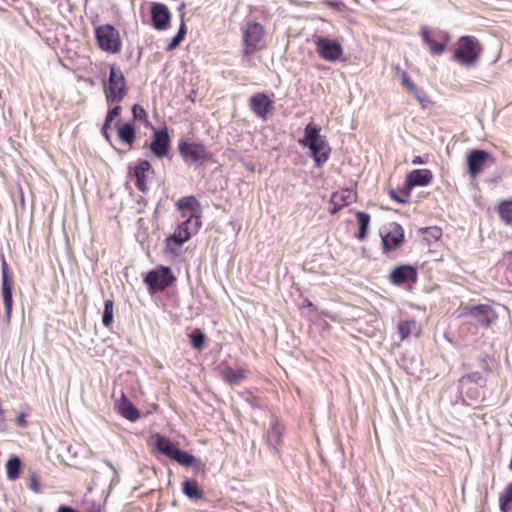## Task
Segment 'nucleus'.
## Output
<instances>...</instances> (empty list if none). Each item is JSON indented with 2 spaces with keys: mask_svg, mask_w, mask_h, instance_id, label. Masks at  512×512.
I'll return each mask as SVG.
<instances>
[{
  "mask_svg": "<svg viewBox=\"0 0 512 512\" xmlns=\"http://www.w3.org/2000/svg\"><path fill=\"white\" fill-rule=\"evenodd\" d=\"M320 131V127L313 123H308L304 129V137L299 140L300 145L309 148L315 165L318 168L328 161L331 152L326 137L320 135Z\"/></svg>",
  "mask_w": 512,
  "mask_h": 512,
  "instance_id": "obj_1",
  "label": "nucleus"
},
{
  "mask_svg": "<svg viewBox=\"0 0 512 512\" xmlns=\"http://www.w3.org/2000/svg\"><path fill=\"white\" fill-rule=\"evenodd\" d=\"M483 53V45L471 35L461 36L456 43L452 59L462 66H474Z\"/></svg>",
  "mask_w": 512,
  "mask_h": 512,
  "instance_id": "obj_2",
  "label": "nucleus"
},
{
  "mask_svg": "<svg viewBox=\"0 0 512 512\" xmlns=\"http://www.w3.org/2000/svg\"><path fill=\"white\" fill-rule=\"evenodd\" d=\"M129 87L122 70L115 64L109 69V77L103 84L107 104H119L128 94Z\"/></svg>",
  "mask_w": 512,
  "mask_h": 512,
  "instance_id": "obj_3",
  "label": "nucleus"
},
{
  "mask_svg": "<svg viewBox=\"0 0 512 512\" xmlns=\"http://www.w3.org/2000/svg\"><path fill=\"white\" fill-rule=\"evenodd\" d=\"M265 28L254 21L247 22L242 30L243 55L249 56L263 50L265 45Z\"/></svg>",
  "mask_w": 512,
  "mask_h": 512,
  "instance_id": "obj_4",
  "label": "nucleus"
},
{
  "mask_svg": "<svg viewBox=\"0 0 512 512\" xmlns=\"http://www.w3.org/2000/svg\"><path fill=\"white\" fill-rule=\"evenodd\" d=\"M95 39L98 47L107 53L118 54L122 49L119 31L111 24H103L95 28Z\"/></svg>",
  "mask_w": 512,
  "mask_h": 512,
  "instance_id": "obj_5",
  "label": "nucleus"
},
{
  "mask_svg": "<svg viewBox=\"0 0 512 512\" xmlns=\"http://www.w3.org/2000/svg\"><path fill=\"white\" fill-rule=\"evenodd\" d=\"M459 317H469L476 325L489 328L497 320L498 315L490 305L478 304L461 307Z\"/></svg>",
  "mask_w": 512,
  "mask_h": 512,
  "instance_id": "obj_6",
  "label": "nucleus"
},
{
  "mask_svg": "<svg viewBox=\"0 0 512 512\" xmlns=\"http://www.w3.org/2000/svg\"><path fill=\"white\" fill-rule=\"evenodd\" d=\"M175 281V276L171 269L165 266H159L149 271L144 278L145 284L148 286L150 293L164 291Z\"/></svg>",
  "mask_w": 512,
  "mask_h": 512,
  "instance_id": "obj_7",
  "label": "nucleus"
},
{
  "mask_svg": "<svg viewBox=\"0 0 512 512\" xmlns=\"http://www.w3.org/2000/svg\"><path fill=\"white\" fill-rule=\"evenodd\" d=\"M178 150L185 162L203 163L212 159V154L204 144L189 140L180 141Z\"/></svg>",
  "mask_w": 512,
  "mask_h": 512,
  "instance_id": "obj_8",
  "label": "nucleus"
},
{
  "mask_svg": "<svg viewBox=\"0 0 512 512\" xmlns=\"http://www.w3.org/2000/svg\"><path fill=\"white\" fill-rule=\"evenodd\" d=\"M420 35L423 43L428 46L429 52L432 55H441L446 50L450 41V36L447 32H431L427 26L421 27Z\"/></svg>",
  "mask_w": 512,
  "mask_h": 512,
  "instance_id": "obj_9",
  "label": "nucleus"
},
{
  "mask_svg": "<svg viewBox=\"0 0 512 512\" xmlns=\"http://www.w3.org/2000/svg\"><path fill=\"white\" fill-rule=\"evenodd\" d=\"M384 253L398 249L405 240L402 226L396 222L389 223L380 232Z\"/></svg>",
  "mask_w": 512,
  "mask_h": 512,
  "instance_id": "obj_10",
  "label": "nucleus"
},
{
  "mask_svg": "<svg viewBox=\"0 0 512 512\" xmlns=\"http://www.w3.org/2000/svg\"><path fill=\"white\" fill-rule=\"evenodd\" d=\"M318 56L326 61L335 62L343 54V48L338 40L319 36L315 40Z\"/></svg>",
  "mask_w": 512,
  "mask_h": 512,
  "instance_id": "obj_11",
  "label": "nucleus"
},
{
  "mask_svg": "<svg viewBox=\"0 0 512 512\" xmlns=\"http://www.w3.org/2000/svg\"><path fill=\"white\" fill-rule=\"evenodd\" d=\"M201 224L200 215L189 214L188 218L177 226L170 237L178 243H185L199 231Z\"/></svg>",
  "mask_w": 512,
  "mask_h": 512,
  "instance_id": "obj_12",
  "label": "nucleus"
},
{
  "mask_svg": "<svg viewBox=\"0 0 512 512\" xmlns=\"http://www.w3.org/2000/svg\"><path fill=\"white\" fill-rule=\"evenodd\" d=\"M249 106L254 114L262 120H266L274 109L273 101L264 92L253 94L249 98Z\"/></svg>",
  "mask_w": 512,
  "mask_h": 512,
  "instance_id": "obj_13",
  "label": "nucleus"
},
{
  "mask_svg": "<svg viewBox=\"0 0 512 512\" xmlns=\"http://www.w3.org/2000/svg\"><path fill=\"white\" fill-rule=\"evenodd\" d=\"M493 161L491 155L484 150L474 149L470 151L467 155V165L470 176L473 178L477 177L483 171L486 164Z\"/></svg>",
  "mask_w": 512,
  "mask_h": 512,
  "instance_id": "obj_14",
  "label": "nucleus"
},
{
  "mask_svg": "<svg viewBox=\"0 0 512 512\" xmlns=\"http://www.w3.org/2000/svg\"><path fill=\"white\" fill-rule=\"evenodd\" d=\"M169 146L170 137L167 129L155 130L150 144L152 153L158 158H163L168 154Z\"/></svg>",
  "mask_w": 512,
  "mask_h": 512,
  "instance_id": "obj_15",
  "label": "nucleus"
},
{
  "mask_svg": "<svg viewBox=\"0 0 512 512\" xmlns=\"http://www.w3.org/2000/svg\"><path fill=\"white\" fill-rule=\"evenodd\" d=\"M151 19L157 30H165L170 25L171 13L168 7L162 3H153L151 7Z\"/></svg>",
  "mask_w": 512,
  "mask_h": 512,
  "instance_id": "obj_16",
  "label": "nucleus"
},
{
  "mask_svg": "<svg viewBox=\"0 0 512 512\" xmlns=\"http://www.w3.org/2000/svg\"><path fill=\"white\" fill-rule=\"evenodd\" d=\"M356 193L351 189H341L332 193L330 198V205L332 206L331 214H336L342 208L355 202Z\"/></svg>",
  "mask_w": 512,
  "mask_h": 512,
  "instance_id": "obj_17",
  "label": "nucleus"
},
{
  "mask_svg": "<svg viewBox=\"0 0 512 512\" xmlns=\"http://www.w3.org/2000/svg\"><path fill=\"white\" fill-rule=\"evenodd\" d=\"M390 280L396 285L417 281V271L410 265H400L390 273Z\"/></svg>",
  "mask_w": 512,
  "mask_h": 512,
  "instance_id": "obj_18",
  "label": "nucleus"
},
{
  "mask_svg": "<svg viewBox=\"0 0 512 512\" xmlns=\"http://www.w3.org/2000/svg\"><path fill=\"white\" fill-rule=\"evenodd\" d=\"M433 180V174L429 169H416L411 171L405 180V185L411 192L415 186H427Z\"/></svg>",
  "mask_w": 512,
  "mask_h": 512,
  "instance_id": "obj_19",
  "label": "nucleus"
},
{
  "mask_svg": "<svg viewBox=\"0 0 512 512\" xmlns=\"http://www.w3.org/2000/svg\"><path fill=\"white\" fill-rule=\"evenodd\" d=\"M153 173L151 164L147 160H141L133 169V175L136 179V187L141 192H145L148 189L147 180L150 174Z\"/></svg>",
  "mask_w": 512,
  "mask_h": 512,
  "instance_id": "obj_20",
  "label": "nucleus"
},
{
  "mask_svg": "<svg viewBox=\"0 0 512 512\" xmlns=\"http://www.w3.org/2000/svg\"><path fill=\"white\" fill-rule=\"evenodd\" d=\"M172 459L183 466H192L196 472L205 473L206 466L200 459L195 458L192 454L182 451L179 448Z\"/></svg>",
  "mask_w": 512,
  "mask_h": 512,
  "instance_id": "obj_21",
  "label": "nucleus"
},
{
  "mask_svg": "<svg viewBox=\"0 0 512 512\" xmlns=\"http://www.w3.org/2000/svg\"><path fill=\"white\" fill-rule=\"evenodd\" d=\"M284 433L283 425L277 420H273L270 424L266 434V442L273 449L277 450L282 444V437Z\"/></svg>",
  "mask_w": 512,
  "mask_h": 512,
  "instance_id": "obj_22",
  "label": "nucleus"
},
{
  "mask_svg": "<svg viewBox=\"0 0 512 512\" xmlns=\"http://www.w3.org/2000/svg\"><path fill=\"white\" fill-rule=\"evenodd\" d=\"M153 445L160 453L164 454L170 459L173 458L176 451L178 450L176 445L172 443L170 439L159 433H156L153 436Z\"/></svg>",
  "mask_w": 512,
  "mask_h": 512,
  "instance_id": "obj_23",
  "label": "nucleus"
},
{
  "mask_svg": "<svg viewBox=\"0 0 512 512\" xmlns=\"http://www.w3.org/2000/svg\"><path fill=\"white\" fill-rule=\"evenodd\" d=\"M118 412L127 420L135 422L140 418L139 410L133 405V403L122 394L121 399L117 405Z\"/></svg>",
  "mask_w": 512,
  "mask_h": 512,
  "instance_id": "obj_24",
  "label": "nucleus"
},
{
  "mask_svg": "<svg viewBox=\"0 0 512 512\" xmlns=\"http://www.w3.org/2000/svg\"><path fill=\"white\" fill-rule=\"evenodd\" d=\"M398 333L400 335V339L403 341L410 336H419L421 333V326L417 323L415 319H406L402 320L398 324Z\"/></svg>",
  "mask_w": 512,
  "mask_h": 512,
  "instance_id": "obj_25",
  "label": "nucleus"
},
{
  "mask_svg": "<svg viewBox=\"0 0 512 512\" xmlns=\"http://www.w3.org/2000/svg\"><path fill=\"white\" fill-rule=\"evenodd\" d=\"M248 371L244 368L233 369L226 366L221 371V376L230 385H237L247 377Z\"/></svg>",
  "mask_w": 512,
  "mask_h": 512,
  "instance_id": "obj_26",
  "label": "nucleus"
},
{
  "mask_svg": "<svg viewBox=\"0 0 512 512\" xmlns=\"http://www.w3.org/2000/svg\"><path fill=\"white\" fill-rule=\"evenodd\" d=\"M117 135L121 142L131 147L136 139V131L132 124L122 123L118 121L116 123Z\"/></svg>",
  "mask_w": 512,
  "mask_h": 512,
  "instance_id": "obj_27",
  "label": "nucleus"
},
{
  "mask_svg": "<svg viewBox=\"0 0 512 512\" xmlns=\"http://www.w3.org/2000/svg\"><path fill=\"white\" fill-rule=\"evenodd\" d=\"M177 207L181 211V215L183 218H188L189 214L186 211H189L190 214L199 215L200 205L198 200L194 196H185L178 200Z\"/></svg>",
  "mask_w": 512,
  "mask_h": 512,
  "instance_id": "obj_28",
  "label": "nucleus"
},
{
  "mask_svg": "<svg viewBox=\"0 0 512 512\" xmlns=\"http://www.w3.org/2000/svg\"><path fill=\"white\" fill-rule=\"evenodd\" d=\"M14 282L10 283H2L1 284V293L4 303L5 309V321L7 324L10 323L12 317V308H13V298H12V289Z\"/></svg>",
  "mask_w": 512,
  "mask_h": 512,
  "instance_id": "obj_29",
  "label": "nucleus"
},
{
  "mask_svg": "<svg viewBox=\"0 0 512 512\" xmlns=\"http://www.w3.org/2000/svg\"><path fill=\"white\" fill-rule=\"evenodd\" d=\"M183 493L191 500H200L204 497V492L198 486L194 479H187L182 483Z\"/></svg>",
  "mask_w": 512,
  "mask_h": 512,
  "instance_id": "obj_30",
  "label": "nucleus"
},
{
  "mask_svg": "<svg viewBox=\"0 0 512 512\" xmlns=\"http://www.w3.org/2000/svg\"><path fill=\"white\" fill-rule=\"evenodd\" d=\"M22 461L17 456H12L6 462V474L9 480H16L20 477Z\"/></svg>",
  "mask_w": 512,
  "mask_h": 512,
  "instance_id": "obj_31",
  "label": "nucleus"
},
{
  "mask_svg": "<svg viewBox=\"0 0 512 512\" xmlns=\"http://www.w3.org/2000/svg\"><path fill=\"white\" fill-rule=\"evenodd\" d=\"M497 212L500 219L509 226H512V198L509 200H502L497 206Z\"/></svg>",
  "mask_w": 512,
  "mask_h": 512,
  "instance_id": "obj_32",
  "label": "nucleus"
},
{
  "mask_svg": "<svg viewBox=\"0 0 512 512\" xmlns=\"http://www.w3.org/2000/svg\"><path fill=\"white\" fill-rule=\"evenodd\" d=\"M356 217L359 224V231L357 233V238L359 240H364L367 237L369 224H370V215L366 212L358 211L356 212Z\"/></svg>",
  "mask_w": 512,
  "mask_h": 512,
  "instance_id": "obj_33",
  "label": "nucleus"
},
{
  "mask_svg": "<svg viewBox=\"0 0 512 512\" xmlns=\"http://www.w3.org/2000/svg\"><path fill=\"white\" fill-rule=\"evenodd\" d=\"M499 508L501 512H511L512 510V482L509 483L504 491L499 495Z\"/></svg>",
  "mask_w": 512,
  "mask_h": 512,
  "instance_id": "obj_34",
  "label": "nucleus"
},
{
  "mask_svg": "<svg viewBox=\"0 0 512 512\" xmlns=\"http://www.w3.org/2000/svg\"><path fill=\"white\" fill-rule=\"evenodd\" d=\"M184 243H178L176 240L167 237L164 241V253L169 256L178 257L180 255V248Z\"/></svg>",
  "mask_w": 512,
  "mask_h": 512,
  "instance_id": "obj_35",
  "label": "nucleus"
},
{
  "mask_svg": "<svg viewBox=\"0 0 512 512\" xmlns=\"http://www.w3.org/2000/svg\"><path fill=\"white\" fill-rule=\"evenodd\" d=\"M424 239L431 243L436 242L442 237V229L438 226L425 227L421 229Z\"/></svg>",
  "mask_w": 512,
  "mask_h": 512,
  "instance_id": "obj_36",
  "label": "nucleus"
},
{
  "mask_svg": "<svg viewBox=\"0 0 512 512\" xmlns=\"http://www.w3.org/2000/svg\"><path fill=\"white\" fill-rule=\"evenodd\" d=\"M114 302L108 299L104 303V311L102 316V323L105 327L109 328L113 323Z\"/></svg>",
  "mask_w": 512,
  "mask_h": 512,
  "instance_id": "obj_37",
  "label": "nucleus"
},
{
  "mask_svg": "<svg viewBox=\"0 0 512 512\" xmlns=\"http://www.w3.org/2000/svg\"><path fill=\"white\" fill-rule=\"evenodd\" d=\"M190 340H191L192 346L195 349L202 350L203 347L205 346L206 335L200 329H195L190 334Z\"/></svg>",
  "mask_w": 512,
  "mask_h": 512,
  "instance_id": "obj_38",
  "label": "nucleus"
},
{
  "mask_svg": "<svg viewBox=\"0 0 512 512\" xmlns=\"http://www.w3.org/2000/svg\"><path fill=\"white\" fill-rule=\"evenodd\" d=\"M390 197L395 200L398 203L406 204L410 201L411 192L408 190L406 185H404V188L400 191V193H397L395 190L389 191Z\"/></svg>",
  "mask_w": 512,
  "mask_h": 512,
  "instance_id": "obj_39",
  "label": "nucleus"
},
{
  "mask_svg": "<svg viewBox=\"0 0 512 512\" xmlns=\"http://www.w3.org/2000/svg\"><path fill=\"white\" fill-rule=\"evenodd\" d=\"M390 197L395 200L398 203L406 204L410 201L411 192L408 190L406 185H404V188L400 191V193H397L395 190L389 191Z\"/></svg>",
  "mask_w": 512,
  "mask_h": 512,
  "instance_id": "obj_40",
  "label": "nucleus"
},
{
  "mask_svg": "<svg viewBox=\"0 0 512 512\" xmlns=\"http://www.w3.org/2000/svg\"><path fill=\"white\" fill-rule=\"evenodd\" d=\"M28 487L34 493L41 492V485L37 473L33 470L28 471Z\"/></svg>",
  "mask_w": 512,
  "mask_h": 512,
  "instance_id": "obj_41",
  "label": "nucleus"
},
{
  "mask_svg": "<svg viewBox=\"0 0 512 512\" xmlns=\"http://www.w3.org/2000/svg\"><path fill=\"white\" fill-rule=\"evenodd\" d=\"M132 114H133V117L135 120H141V121H144L145 123H148L147 113L142 106H140L138 104L133 105Z\"/></svg>",
  "mask_w": 512,
  "mask_h": 512,
  "instance_id": "obj_42",
  "label": "nucleus"
},
{
  "mask_svg": "<svg viewBox=\"0 0 512 512\" xmlns=\"http://www.w3.org/2000/svg\"><path fill=\"white\" fill-rule=\"evenodd\" d=\"M121 110H122L121 106L117 104L115 107H113L112 109H110L107 112V115L105 118L106 126H111L112 121L114 120L115 117L120 115Z\"/></svg>",
  "mask_w": 512,
  "mask_h": 512,
  "instance_id": "obj_43",
  "label": "nucleus"
},
{
  "mask_svg": "<svg viewBox=\"0 0 512 512\" xmlns=\"http://www.w3.org/2000/svg\"><path fill=\"white\" fill-rule=\"evenodd\" d=\"M402 84L403 86L409 91L411 92L412 94L414 95H417V87L416 85L412 82V80L410 79V77L407 75V73H403L402 75Z\"/></svg>",
  "mask_w": 512,
  "mask_h": 512,
  "instance_id": "obj_44",
  "label": "nucleus"
},
{
  "mask_svg": "<svg viewBox=\"0 0 512 512\" xmlns=\"http://www.w3.org/2000/svg\"><path fill=\"white\" fill-rule=\"evenodd\" d=\"M1 272H2V283H10L13 282V278L9 273V266L5 260V258L2 259L1 263Z\"/></svg>",
  "mask_w": 512,
  "mask_h": 512,
  "instance_id": "obj_45",
  "label": "nucleus"
},
{
  "mask_svg": "<svg viewBox=\"0 0 512 512\" xmlns=\"http://www.w3.org/2000/svg\"><path fill=\"white\" fill-rule=\"evenodd\" d=\"M324 5L338 12H343L346 9V5L340 1L326 0L324 1Z\"/></svg>",
  "mask_w": 512,
  "mask_h": 512,
  "instance_id": "obj_46",
  "label": "nucleus"
},
{
  "mask_svg": "<svg viewBox=\"0 0 512 512\" xmlns=\"http://www.w3.org/2000/svg\"><path fill=\"white\" fill-rule=\"evenodd\" d=\"M183 39L180 38V35H175L172 40L169 42V44L167 45V50L168 51H171L173 49H175L179 44L180 42L182 41Z\"/></svg>",
  "mask_w": 512,
  "mask_h": 512,
  "instance_id": "obj_47",
  "label": "nucleus"
},
{
  "mask_svg": "<svg viewBox=\"0 0 512 512\" xmlns=\"http://www.w3.org/2000/svg\"><path fill=\"white\" fill-rule=\"evenodd\" d=\"M16 424L19 427H25L27 425L25 413H20L16 418Z\"/></svg>",
  "mask_w": 512,
  "mask_h": 512,
  "instance_id": "obj_48",
  "label": "nucleus"
},
{
  "mask_svg": "<svg viewBox=\"0 0 512 512\" xmlns=\"http://www.w3.org/2000/svg\"><path fill=\"white\" fill-rule=\"evenodd\" d=\"M110 126H106V121L104 122L103 124V127L101 129V132H102V135L107 139L109 140V133H108V130H109Z\"/></svg>",
  "mask_w": 512,
  "mask_h": 512,
  "instance_id": "obj_49",
  "label": "nucleus"
},
{
  "mask_svg": "<svg viewBox=\"0 0 512 512\" xmlns=\"http://www.w3.org/2000/svg\"><path fill=\"white\" fill-rule=\"evenodd\" d=\"M185 34H186V26H185L184 22H182V24L177 32V35H180V38L183 39Z\"/></svg>",
  "mask_w": 512,
  "mask_h": 512,
  "instance_id": "obj_50",
  "label": "nucleus"
},
{
  "mask_svg": "<svg viewBox=\"0 0 512 512\" xmlns=\"http://www.w3.org/2000/svg\"><path fill=\"white\" fill-rule=\"evenodd\" d=\"M424 163H425V161L423 160V158L421 156H415L412 159V164H414V165L424 164Z\"/></svg>",
  "mask_w": 512,
  "mask_h": 512,
  "instance_id": "obj_51",
  "label": "nucleus"
},
{
  "mask_svg": "<svg viewBox=\"0 0 512 512\" xmlns=\"http://www.w3.org/2000/svg\"><path fill=\"white\" fill-rule=\"evenodd\" d=\"M58 512H76V511L69 506H61V507H59Z\"/></svg>",
  "mask_w": 512,
  "mask_h": 512,
  "instance_id": "obj_52",
  "label": "nucleus"
},
{
  "mask_svg": "<svg viewBox=\"0 0 512 512\" xmlns=\"http://www.w3.org/2000/svg\"><path fill=\"white\" fill-rule=\"evenodd\" d=\"M139 203H143L144 205L146 204V201L143 197H139V200H138Z\"/></svg>",
  "mask_w": 512,
  "mask_h": 512,
  "instance_id": "obj_53",
  "label": "nucleus"
},
{
  "mask_svg": "<svg viewBox=\"0 0 512 512\" xmlns=\"http://www.w3.org/2000/svg\"><path fill=\"white\" fill-rule=\"evenodd\" d=\"M88 512H100V510L96 507H93L91 510H89Z\"/></svg>",
  "mask_w": 512,
  "mask_h": 512,
  "instance_id": "obj_54",
  "label": "nucleus"
},
{
  "mask_svg": "<svg viewBox=\"0 0 512 512\" xmlns=\"http://www.w3.org/2000/svg\"><path fill=\"white\" fill-rule=\"evenodd\" d=\"M313 304L311 302H308V307H312Z\"/></svg>",
  "mask_w": 512,
  "mask_h": 512,
  "instance_id": "obj_55",
  "label": "nucleus"
}]
</instances>
